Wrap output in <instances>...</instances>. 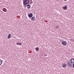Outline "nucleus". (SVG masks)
<instances>
[{
	"label": "nucleus",
	"mask_w": 74,
	"mask_h": 74,
	"mask_svg": "<svg viewBox=\"0 0 74 74\" xmlns=\"http://www.w3.org/2000/svg\"><path fill=\"white\" fill-rule=\"evenodd\" d=\"M28 17H29V18H32V17H33V14L32 13L29 14L28 15Z\"/></svg>",
	"instance_id": "3"
},
{
	"label": "nucleus",
	"mask_w": 74,
	"mask_h": 74,
	"mask_svg": "<svg viewBox=\"0 0 74 74\" xmlns=\"http://www.w3.org/2000/svg\"><path fill=\"white\" fill-rule=\"evenodd\" d=\"M11 37V34H9L8 36V38H10Z\"/></svg>",
	"instance_id": "9"
},
{
	"label": "nucleus",
	"mask_w": 74,
	"mask_h": 74,
	"mask_svg": "<svg viewBox=\"0 0 74 74\" xmlns=\"http://www.w3.org/2000/svg\"><path fill=\"white\" fill-rule=\"evenodd\" d=\"M29 1H31V2H30V4H32V3H33V1H32V0H29Z\"/></svg>",
	"instance_id": "14"
},
{
	"label": "nucleus",
	"mask_w": 74,
	"mask_h": 74,
	"mask_svg": "<svg viewBox=\"0 0 74 74\" xmlns=\"http://www.w3.org/2000/svg\"><path fill=\"white\" fill-rule=\"evenodd\" d=\"M27 5V7L28 8H30V5Z\"/></svg>",
	"instance_id": "13"
},
{
	"label": "nucleus",
	"mask_w": 74,
	"mask_h": 74,
	"mask_svg": "<svg viewBox=\"0 0 74 74\" xmlns=\"http://www.w3.org/2000/svg\"><path fill=\"white\" fill-rule=\"evenodd\" d=\"M30 19H31V20H32V21H34L35 20V17L33 16L31 18H30Z\"/></svg>",
	"instance_id": "6"
},
{
	"label": "nucleus",
	"mask_w": 74,
	"mask_h": 74,
	"mask_svg": "<svg viewBox=\"0 0 74 74\" xmlns=\"http://www.w3.org/2000/svg\"><path fill=\"white\" fill-rule=\"evenodd\" d=\"M29 1L30 0H24V1H23V4L24 5L29 4Z\"/></svg>",
	"instance_id": "1"
},
{
	"label": "nucleus",
	"mask_w": 74,
	"mask_h": 74,
	"mask_svg": "<svg viewBox=\"0 0 74 74\" xmlns=\"http://www.w3.org/2000/svg\"><path fill=\"white\" fill-rule=\"evenodd\" d=\"M24 6H25V7H26V6L25 5H24Z\"/></svg>",
	"instance_id": "20"
},
{
	"label": "nucleus",
	"mask_w": 74,
	"mask_h": 74,
	"mask_svg": "<svg viewBox=\"0 0 74 74\" xmlns=\"http://www.w3.org/2000/svg\"><path fill=\"white\" fill-rule=\"evenodd\" d=\"M56 27L57 29H58V28H59V27H58V25H57V26H56Z\"/></svg>",
	"instance_id": "15"
},
{
	"label": "nucleus",
	"mask_w": 74,
	"mask_h": 74,
	"mask_svg": "<svg viewBox=\"0 0 74 74\" xmlns=\"http://www.w3.org/2000/svg\"><path fill=\"white\" fill-rule=\"evenodd\" d=\"M72 41H73V42H74V40L73 39H72Z\"/></svg>",
	"instance_id": "18"
},
{
	"label": "nucleus",
	"mask_w": 74,
	"mask_h": 74,
	"mask_svg": "<svg viewBox=\"0 0 74 74\" xmlns=\"http://www.w3.org/2000/svg\"><path fill=\"white\" fill-rule=\"evenodd\" d=\"M2 10L4 12H7L5 10H4V9H2Z\"/></svg>",
	"instance_id": "16"
},
{
	"label": "nucleus",
	"mask_w": 74,
	"mask_h": 74,
	"mask_svg": "<svg viewBox=\"0 0 74 74\" xmlns=\"http://www.w3.org/2000/svg\"><path fill=\"white\" fill-rule=\"evenodd\" d=\"M67 64L69 67H71V64L70 63H69V64Z\"/></svg>",
	"instance_id": "12"
},
{
	"label": "nucleus",
	"mask_w": 74,
	"mask_h": 74,
	"mask_svg": "<svg viewBox=\"0 0 74 74\" xmlns=\"http://www.w3.org/2000/svg\"><path fill=\"white\" fill-rule=\"evenodd\" d=\"M62 44L63 45H66L67 44V42L66 41H63L62 43Z\"/></svg>",
	"instance_id": "4"
},
{
	"label": "nucleus",
	"mask_w": 74,
	"mask_h": 74,
	"mask_svg": "<svg viewBox=\"0 0 74 74\" xmlns=\"http://www.w3.org/2000/svg\"><path fill=\"white\" fill-rule=\"evenodd\" d=\"M71 63V64H72V63H73V62H71V63Z\"/></svg>",
	"instance_id": "17"
},
{
	"label": "nucleus",
	"mask_w": 74,
	"mask_h": 74,
	"mask_svg": "<svg viewBox=\"0 0 74 74\" xmlns=\"http://www.w3.org/2000/svg\"><path fill=\"white\" fill-rule=\"evenodd\" d=\"M69 63H70V62H67V64H69Z\"/></svg>",
	"instance_id": "19"
},
{
	"label": "nucleus",
	"mask_w": 74,
	"mask_h": 74,
	"mask_svg": "<svg viewBox=\"0 0 74 74\" xmlns=\"http://www.w3.org/2000/svg\"><path fill=\"white\" fill-rule=\"evenodd\" d=\"M35 49L37 52H38L39 51V48L38 47H36L35 48Z\"/></svg>",
	"instance_id": "8"
},
{
	"label": "nucleus",
	"mask_w": 74,
	"mask_h": 74,
	"mask_svg": "<svg viewBox=\"0 0 74 74\" xmlns=\"http://www.w3.org/2000/svg\"><path fill=\"white\" fill-rule=\"evenodd\" d=\"M67 5L64 6V7H63L62 8L64 10H66L67 8Z\"/></svg>",
	"instance_id": "5"
},
{
	"label": "nucleus",
	"mask_w": 74,
	"mask_h": 74,
	"mask_svg": "<svg viewBox=\"0 0 74 74\" xmlns=\"http://www.w3.org/2000/svg\"><path fill=\"white\" fill-rule=\"evenodd\" d=\"M2 63H3V61H2L1 59H0V66L2 64Z\"/></svg>",
	"instance_id": "10"
},
{
	"label": "nucleus",
	"mask_w": 74,
	"mask_h": 74,
	"mask_svg": "<svg viewBox=\"0 0 74 74\" xmlns=\"http://www.w3.org/2000/svg\"><path fill=\"white\" fill-rule=\"evenodd\" d=\"M62 66L63 68H66V67H67V65H66V64L64 63L62 64Z\"/></svg>",
	"instance_id": "2"
},
{
	"label": "nucleus",
	"mask_w": 74,
	"mask_h": 74,
	"mask_svg": "<svg viewBox=\"0 0 74 74\" xmlns=\"http://www.w3.org/2000/svg\"><path fill=\"white\" fill-rule=\"evenodd\" d=\"M71 62H73V63H74V59L71 58Z\"/></svg>",
	"instance_id": "7"
},
{
	"label": "nucleus",
	"mask_w": 74,
	"mask_h": 74,
	"mask_svg": "<svg viewBox=\"0 0 74 74\" xmlns=\"http://www.w3.org/2000/svg\"><path fill=\"white\" fill-rule=\"evenodd\" d=\"M67 0H64V1H67Z\"/></svg>",
	"instance_id": "21"
},
{
	"label": "nucleus",
	"mask_w": 74,
	"mask_h": 74,
	"mask_svg": "<svg viewBox=\"0 0 74 74\" xmlns=\"http://www.w3.org/2000/svg\"><path fill=\"white\" fill-rule=\"evenodd\" d=\"M16 44L17 45H22V43L21 42H20V43H19V42H16Z\"/></svg>",
	"instance_id": "11"
},
{
	"label": "nucleus",
	"mask_w": 74,
	"mask_h": 74,
	"mask_svg": "<svg viewBox=\"0 0 74 74\" xmlns=\"http://www.w3.org/2000/svg\"><path fill=\"white\" fill-rule=\"evenodd\" d=\"M69 62H70V61H69Z\"/></svg>",
	"instance_id": "22"
}]
</instances>
